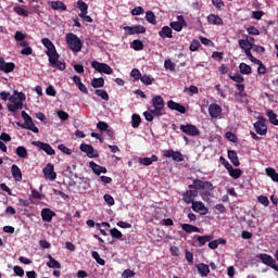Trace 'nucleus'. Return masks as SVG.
Masks as SVG:
<instances>
[{
  "label": "nucleus",
  "mask_w": 278,
  "mask_h": 278,
  "mask_svg": "<svg viewBox=\"0 0 278 278\" xmlns=\"http://www.w3.org/2000/svg\"><path fill=\"white\" fill-rule=\"evenodd\" d=\"M65 39L67 47H70L73 52L78 53L83 50V41L77 35L72 33L66 34Z\"/></svg>",
  "instance_id": "nucleus-1"
},
{
  "label": "nucleus",
  "mask_w": 278,
  "mask_h": 278,
  "mask_svg": "<svg viewBox=\"0 0 278 278\" xmlns=\"http://www.w3.org/2000/svg\"><path fill=\"white\" fill-rule=\"evenodd\" d=\"M152 106V113H154V116L161 117L162 115L166 114V111L164 110V100L161 96L153 97Z\"/></svg>",
  "instance_id": "nucleus-2"
},
{
  "label": "nucleus",
  "mask_w": 278,
  "mask_h": 278,
  "mask_svg": "<svg viewBox=\"0 0 278 278\" xmlns=\"http://www.w3.org/2000/svg\"><path fill=\"white\" fill-rule=\"evenodd\" d=\"M257 260H261L262 263L265 266H269L270 268H273L276 273H278V265L275 258H273L271 255L269 254H257L256 255Z\"/></svg>",
  "instance_id": "nucleus-3"
},
{
  "label": "nucleus",
  "mask_w": 278,
  "mask_h": 278,
  "mask_svg": "<svg viewBox=\"0 0 278 278\" xmlns=\"http://www.w3.org/2000/svg\"><path fill=\"white\" fill-rule=\"evenodd\" d=\"M49 58V64L52 68H56L59 71H65L66 70V63L61 62L60 59V54H53V55H48Z\"/></svg>",
  "instance_id": "nucleus-4"
},
{
  "label": "nucleus",
  "mask_w": 278,
  "mask_h": 278,
  "mask_svg": "<svg viewBox=\"0 0 278 278\" xmlns=\"http://www.w3.org/2000/svg\"><path fill=\"white\" fill-rule=\"evenodd\" d=\"M180 131L191 137L200 136L201 131L193 124L180 125Z\"/></svg>",
  "instance_id": "nucleus-5"
},
{
  "label": "nucleus",
  "mask_w": 278,
  "mask_h": 278,
  "mask_svg": "<svg viewBox=\"0 0 278 278\" xmlns=\"http://www.w3.org/2000/svg\"><path fill=\"white\" fill-rule=\"evenodd\" d=\"M79 149L83 153L87 154V157L89 159H94V157H99V152H97L94 150V148L92 147V144H86V143H81L79 146Z\"/></svg>",
  "instance_id": "nucleus-6"
},
{
  "label": "nucleus",
  "mask_w": 278,
  "mask_h": 278,
  "mask_svg": "<svg viewBox=\"0 0 278 278\" xmlns=\"http://www.w3.org/2000/svg\"><path fill=\"white\" fill-rule=\"evenodd\" d=\"M31 144L40 149L41 151H45L47 155L52 156L54 155L55 151L49 143H45L41 141H31Z\"/></svg>",
  "instance_id": "nucleus-7"
},
{
  "label": "nucleus",
  "mask_w": 278,
  "mask_h": 278,
  "mask_svg": "<svg viewBox=\"0 0 278 278\" xmlns=\"http://www.w3.org/2000/svg\"><path fill=\"white\" fill-rule=\"evenodd\" d=\"M178 22H170V27L176 33H180L184 27H187V22L185 21L184 15H178Z\"/></svg>",
  "instance_id": "nucleus-8"
},
{
  "label": "nucleus",
  "mask_w": 278,
  "mask_h": 278,
  "mask_svg": "<svg viewBox=\"0 0 278 278\" xmlns=\"http://www.w3.org/2000/svg\"><path fill=\"white\" fill-rule=\"evenodd\" d=\"M41 43L47 48L46 55H55L59 54L58 50H55L54 43L49 38L41 39Z\"/></svg>",
  "instance_id": "nucleus-9"
},
{
  "label": "nucleus",
  "mask_w": 278,
  "mask_h": 278,
  "mask_svg": "<svg viewBox=\"0 0 278 278\" xmlns=\"http://www.w3.org/2000/svg\"><path fill=\"white\" fill-rule=\"evenodd\" d=\"M199 197V191L193 190V189H189L186 191V193L182 194V201L187 204H191L194 201V199Z\"/></svg>",
  "instance_id": "nucleus-10"
},
{
  "label": "nucleus",
  "mask_w": 278,
  "mask_h": 278,
  "mask_svg": "<svg viewBox=\"0 0 278 278\" xmlns=\"http://www.w3.org/2000/svg\"><path fill=\"white\" fill-rule=\"evenodd\" d=\"M213 235H204V236H199L195 235L194 239H195V243H198L195 247L198 248H202L205 244L210 243L213 240Z\"/></svg>",
  "instance_id": "nucleus-11"
},
{
  "label": "nucleus",
  "mask_w": 278,
  "mask_h": 278,
  "mask_svg": "<svg viewBox=\"0 0 278 278\" xmlns=\"http://www.w3.org/2000/svg\"><path fill=\"white\" fill-rule=\"evenodd\" d=\"M191 208L200 215L208 214V208L205 207L204 203L201 201H194L191 203Z\"/></svg>",
  "instance_id": "nucleus-12"
},
{
  "label": "nucleus",
  "mask_w": 278,
  "mask_h": 278,
  "mask_svg": "<svg viewBox=\"0 0 278 278\" xmlns=\"http://www.w3.org/2000/svg\"><path fill=\"white\" fill-rule=\"evenodd\" d=\"M164 157H172L173 161L180 163L184 162L185 157L184 154H181L180 152H175L174 150H166L164 152Z\"/></svg>",
  "instance_id": "nucleus-13"
},
{
  "label": "nucleus",
  "mask_w": 278,
  "mask_h": 278,
  "mask_svg": "<svg viewBox=\"0 0 278 278\" xmlns=\"http://www.w3.org/2000/svg\"><path fill=\"white\" fill-rule=\"evenodd\" d=\"M43 174L46 179L54 180L58 178V174H55L54 166L51 163L47 164V166L43 168Z\"/></svg>",
  "instance_id": "nucleus-14"
},
{
  "label": "nucleus",
  "mask_w": 278,
  "mask_h": 278,
  "mask_svg": "<svg viewBox=\"0 0 278 278\" xmlns=\"http://www.w3.org/2000/svg\"><path fill=\"white\" fill-rule=\"evenodd\" d=\"M40 216H41V220H43V223H51L53 217L55 216L54 211L50 210V208H43L40 212Z\"/></svg>",
  "instance_id": "nucleus-15"
},
{
  "label": "nucleus",
  "mask_w": 278,
  "mask_h": 278,
  "mask_svg": "<svg viewBox=\"0 0 278 278\" xmlns=\"http://www.w3.org/2000/svg\"><path fill=\"white\" fill-rule=\"evenodd\" d=\"M123 29L125 31H128V35L146 34V27L141 25L126 26V27H123Z\"/></svg>",
  "instance_id": "nucleus-16"
},
{
  "label": "nucleus",
  "mask_w": 278,
  "mask_h": 278,
  "mask_svg": "<svg viewBox=\"0 0 278 278\" xmlns=\"http://www.w3.org/2000/svg\"><path fill=\"white\" fill-rule=\"evenodd\" d=\"M254 128L257 135L264 136L267 135V125L264 121H257L254 123Z\"/></svg>",
  "instance_id": "nucleus-17"
},
{
  "label": "nucleus",
  "mask_w": 278,
  "mask_h": 278,
  "mask_svg": "<svg viewBox=\"0 0 278 278\" xmlns=\"http://www.w3.org/2000/svg\"><path fill=\"white\" fill-rule=\"evenodd\" d=\"M220 114L222 108L217 103L208 105V115H211L212 118H218Z\"/></svg>",
  "instance_id": "nucleus-18"
},
{
  "label": "nucleus",
  "mask_w": 278,
  "mask_h": 278,
  "mask_svg": "<svg viewBox=\"0 0 278 278\" xmlns=\"http://www.w3.org/2000/svg\"><path fill=\"white\" fill-rule=\"evenodd\" d=\"M167 108L172 111H176L178 113L185 114L186 113V108L175 101H167Z\"/></svg>",
  "instance_id": "nucleus-19"
},
{
  "label": "nucleus",
  "mask_w": 278,
  "mask_h": 278,
  "mask_svg": "<svg viewBox=\"0 0 278 278\" xmlns=\"http://www.w3.org/2000/svg\"><path fill=\"white\" fill-rule=\"evenodd\" d=\"M21 128L28 129L35 134H39L40 130L37 128L33 119L24 121L23 125H21Z\"/></svg>",
  "instance_id": "nucleus-20"
},
{
  "label": "nucleus",
  "mask_w": 278,
  "mask_h": 278,
  "mask_svg": "<svg viewBox=\"0 0 278 278\" xmlns=\"http://www.w3.org/2000/svg\"><path fill=\"white\" fill-rule=\"evenodd\" d=\"M49 4H50V8H52L53 11H62V12L67 11L66 4H64L61 0L50 1Z\"/></svg>",
  "instance_id": "nucleus-21"
},
{
  "label": "nucleus",
  "mask_w": 278,
  "mask_h": 278,
  "mask_svg": "<svg viewBox=\"0 0 278 278\" xmlns=\"http://www.w3.org/2000/svg\"><path fill=\"white\" fill-rule=\"evenodd\" d=\"M155 162H159V156L155 154H153L151 157H140L139 159V164L144 165V166H150Z\"/></svg>",
  "instance_id": "nucleus-22"
},
{
  "label": "nucleus",
  "mask_w": 278,
  "mask_h": 278,
  "mask_svg": "<svg viewBox=\"0 0 278 278\" xmlns=\"http://www.w3.org/2000/svg\"><path fill=\"white\" fill-rule=\"evenodd\" d=\"M181 229L184 232H187V233H200L201 232V229L194 225H191V224H181Z\"/></svg>",
  "instance_id": "nucleus-23"
},
{
  "label": "nucleus",
  "mask_w": 278,
  "mask_h": 278,
  "mask_svg": "<svg viewBox=\"0 0 278 278\" xmlns=\"http://www.w3.org/2000/svg\"><path fill=\"white\" fill-rule=\"evenodd\" d=\"M200 276L202 277H207L210 274V266L204 264V263H200L198 265H195Z\"/></svg>",
  "instance_id": "nucleus-24"
},
{
  "label": "nucleus",
  "mask_w": 278,
  "mask_h": 278,
  "mask_svg": "<svg viewBox=\"0 0 278 278\" xmlns=\"http://www.w3.org/2000/svg\"><path fill=\"white\" fill-rule=\"evenodd\" d=\"M16 68V65L13 62H3V64L0 66V71H2L5 74H10Z\"/></svg>",
  "instance_id": "nucleus-25"
},
{
  "label": "nucleus",
  "mask_w": 278,
  "mask_h": 278,
  "mask_svg": "<svg viewBox=\"0 0 278 278\" xmlns=\"http://www.w3.org/2000/svg\"><path fill=\"white\" fill-rule=\"evenodd\" d=\"M173 30L168 26H164L161 31H159V36H161L162 39H172L173 38Z\"/></svg>",
  "instance_id": "nucleus-26"
},
{
  "label": "nucleus",
  "mask_w": 278,
  "mask_h": 278,
  "mask_svg": "<svg viewBox=\"0 0 278 278\" xmlns=\"http://www.w3.org/2000/svg\"><path fill=\"white\" fill-rule=\"evenodd\" d=\"M207 23L210 25H223V20L216 14H208Z\"/></svg>",
  "instance_id": "nucleus-27"
},
{
  "label": "nucleus",
  "mask_w": 278,
  "mask_h": 278,
  "mask_svg": "<svg viewBox=\"0 0 278 278\" xmlns=\"http://www.w3.org/2000/svg\"><path fill=\"white\" fill-rule=\"evenodd\" d=\"M8 111L11 113H16L18 110H22L24 108V102L17 101L16 103H9L7 105Z\"/></svg>",
  "instance_id": "nucleus-28"
},
{
  "label": "nucleus",
  "mask_w": 278,
  "mask_h": 278,
  "mask_svg": "<svg viewBox=\"0 0 278 278\" xmlns=\"http://www.w3.org/2000/svg\"><path fill=\"white\" fill-rule=\"evenodd\" d=\"M11 173L15 181L22 180V172L17 165H12Z\"/></svg>",
  "instance_id": "nucleus-29"
},
{
  "label": "nucleus",
  "mask_w": 278,
  "mask_h": 278,
  "mask_svg": "<svg viewBox=\"0 0 278 278\" xmlns=\"http://www.w3.org/2000/svg\"><path fill=\"white\" fill-rule=\"evenodd\" d=\"M228 157L235 167H238L239 165H241L236 151L229 150Z\"/></svg>",
  "instance_id": "nucleus-30"
},
{
  "label": "nucleus",
  "mask_w": 278,
  "mask_h": 278,
  "mask_svg": "<svg viewBox=\"0 0 278 278\" xmlns=\"http://www.w3.org/2000/svg\"><path fill=\"white\" fill-rule=\"evenodd\" d=\"M49 261L47 262V266L53 269H61V263L55 261L51 254H48Z\"/></svg>",
  "instance_id": "nucleus-31"
},
{
  "label": "nucleus",
  "mask_w": 278,
  "mask_h": 278,
  "mask_svg": "<svg viewBox=\"0 0 278 278\" xmlns=\"http://www.w3.org/2000/svg\"><path fill=\"white\" fill-rule=\"evenodd\" d=\"M204 181L200 179L193 180V184L189 185L188 188L192 189L193 191L199 192L200 190H203Z\"/></svg>",
  "instance_id": "nucleus-32"
},
{
  "label": "nucleus",
  "mask_w": 278,
  "mask_h": 278,
  "mask_svg": "<svg viewBox=\"0 0 278 278\" xmlns=\"http://www.w3.org/2000/svg\"><path fill=\"white\" fill-rule=\"evenodd\" d=\"M266 116L269 118L270 124L278 126L277 114L273 110H266Z\"/></svg>",
  "instance_id": "nucleus-33"
},
{
  "label": "nucleus",
  "mask_w": 278,
  "mask_h": 278,
  "mask_svg": "<svg viewBox=\"0 0 278 278\" xmlns=\"http://www.w3.org/2000/svg\"><path fill=\"white\" fill-rule=\"evenodd\" d=\"M267 177H270V179L275 182H278V173L273 167H267L265 169Z\"/></svg>",
  "instance_id": "nucleus-34"
},
{
  "label": "nucleus",
  "mask_w": 278,
  "mask_h": 278,
  "mask_svg": "<svg viewBox=\"0 0 278 278\" xmlns=\"http://www.w3.org/2000/svg\"><path fill=\"white\" fill-rule=\"evenodd\" d=\"M229 172V176L232 178V179H239L241 178L242 176V169L241 168H233V167H230L228 169Z\"/></svg>",
  "instance_id": "nucleus-35"
},
{
  "label": "nucleus",
  "mask_w": 278,
  "mask_h": 278,
  "mask_svg": "<svg viewBox=\"0 0 278 278\" xmlns=\"http://www.w3.org/2000/svg\"><path fill=\"white\" fill-rule=\"evenodd\" d=\"M15 154H16L17 157H21V159L28 157L27 149L24 146L17 147L16 150H15Z\"/></svg>",
  "instance_id": "nucleus-36"
},
{
  "label": "nucleus",
  "mask_w": 278,
  "mask_h": 278,
  "mask_svg": "<svg viewBox=\"0 0 278 278\" xmlns=\"http://www.w3.org/2000/svg\"><path fill=\"white\" fill-rule=\"evenodd\" d=\"M239 70L241 75H251L252 74V67L250 65H247L245 63H240Z\"/></svg>",
  "instance_id": "nucleus-37"
},
{
  "label": "nucleus",
  "mask_w": 278,
  "mask_h": 278,
  "mask_svg": "<svg viewBox=\"0 0 278 278\" xmlns=\"http://www.w3.org/2000/svg\"><path fill=\"white\" fill-rule=\"evenodd\" d=\"M104 79L102 77L91 79V87L94 89L103 88Z\"/></svg>",
  "instance_id": "nucleus-38"
},
{
  "label": "nucleus",
  "mask_w": 278,
  "mask_h": 278,
  "mask_svg": "<svg viewBox=\"0 0 278 278\" xmlns=\"http://www.w3.org/2000/svg\"><path fill=\"white\" fill-rule=\"evenodd\" d=\"M141 116L137 114L131 115V127L132 128H138L141 125Z\"/></svg>",
  "instance_id": "nucleus-39"
},
{
  "label": "nucleus",
  "mask_w": 278,
  "mask_h": 278,
  "mask_svg": "<svg viewBox=\"0 0 278 278\" xmlns=\"http://www.w3.org/2000/svg\"><path fill=\"white\" fill-rule=\"evenodd\" d=\"M130 47L135 50V51H141L143 50L144 48V45L141 40L139 39H136V40H132Z\"/></svg>",
  "instance_id": "nucleus-40"
},
{
  "label": "nucleus",
  "mask_w": 278,
  "mask_h": 278,
  "mask_svg": "<svg viewBox=\"0 0 278 278\" xmlns=\"http://www.w3.org/2000/svg\"><path fill=\"white\" fill-rule=\"evenodd\" d=\"M77 4H78V9L80 11V14L81 15H87V13H88V5H87V3L85 1H83V0H78Z\"/></svg>",
  "instance_id": "nucleus-41"
},
{
  "label": "nucleus",
  "mask_w": 278,
  "mask_h": 278,
  "mask_svg": "<svg viewBox=\"0 0 278 278\" xmlns=\"http://www.w3.org/2000/svg\"><path fill=\"white\" fill-rule=\"evenodd\" d=\"M146 20L149 24L157 25V21L155 20V14L152 11L146 13Z\"/></svg>",
  "instance_id": "nucleus-42"
},
{
  "label": "nucleus",
  "mask_w": 278,
  "mask_h": 278,
  "mask_svg": "<svg viewBox=\"0 0 278 278\" xmlns=\"http://www.w3.org/2000/svg\"><path fill=\"white\" fill-rule=\"evenodd\" d=\"M254 64L257 65V75H266L267 68L262 61L255 62Z\"/></svg>",
  "instance_id": "nucleus-43"
},
{
  "label": "nucleus",
  "mask_w": 278,
  "mask_h": 278,
  "mask_svg": "<svg viewBox=\"0 0 278 278\" xmlns=\"http://www.w3.org/2000/svg\"><path fill=\"white\" fill-rule=\"evenodd\" d=\"M89 167L91 168V170L94 172V174H96L97 176H100V175H101L102 166L96 164L93 161H90Z\"/></svg>",
  "instance_id": "nucleus-44"
},
{
  "label": "nucleus",
  "mask_w": 278,
  "mask_h": 278,
  "mask_svg": "<svg viewBox=\"0 0 278 278\" xmlns=\"http://www.w3.org/2000/svg\"><path fill=\"white\" fill-rule=\"evenodd\" d=\"M96 96H98L100 99H103L104 101L110 100V96L106 90L97 89Z\"/></svg>",
  "instance_id": "nucleus-45"
},
{
  "label": "nucleus",
  "mask_w": 278,
  "mask_h": 278,
  "mask_svg": "<svg viewBox=\"0 0 278 278\" xmlns=\"http://www.w3.org/2000/svg\"><path fill=\"white\" fill-rule=\"evenodd\" d=\"M253 48L250 46L247 50H245V55L248 56L250 62H253L254 64L260 62L261 60H258L257 58L253 56L251 50Z\"/></svg>",
  "instance_id": "nucleus-46"
},
{
  "label": "nucleus",
  "mask_w": 278,
  "mask_h": 278,
  "mask_svg": "<svg viewBox=\"0 0 278 278\" xmlns=\"http://www.w3.org/2000/svg\"><path fill=\"white\" fill-rule=\"evenodd\" d=\"M91 257H93L96 260V262L100 265V266H104L105 265V261L103 258H101L99 252H91Z\"/></svg>",
  "instance_id": "nucleus-47"
},
{
  "label": "nucleus",
  "mask_w": 278,
  "mask_h": 278,
  "mask_svg": "<svg viewBox=\"0 0 278 278\" xmlns=\"http://www.w3.org/2000/svg\"><path fill=\"white\" fill-rule=\"evenodd\" d=\"M229 78L233 81V83H237V84H242L244 83V77L241 75V74H235L233 76H231L229 74Z\"/></svg>",
  "instance_id": "nucleus-48"
},
{
  "label": "nucleus",
  "mask_w": 278,
  "mask_h": 278,
  "mask_svg": "<svg viewBox=\"0 0 278 278\" xmlns=\"http://www.w3.org/2000/svg\"><path fill=\"white\" fill-rule=\"evenodd\" d=\"M14 12L20 16L28 17V12L22 7H15Z\"/></svg>",
  "instance_id": "nucleus-49"
},
{
  "label": "nucleus",
  "mask_w": 278,
  "mask_h": 278,
  "mask_svg": "<svg viewBox=\"0 0 278 278\" xmlns=\"http://www.w3.org/2000/svg\"><path fill=\"white\" fill-rule=\"evenodd\" d=\"M110 233H111L112 238L116 239V240H121L123 237V233L117 228L111 229Z\"/></svg>",
  "instance_id": "nucleus-50"
},
{
  "label": "nucleus",
  "mask_w": 278,
  "mask_h": 278,
  "mask_svg": "<svg viewBox=\"0 0 278 278\" xmlns=\"http://www.w3.org/2000/svg\"><path fill=\"white\" fill-rule=\"evenodd\" d=\"M13 96L17 99V102L23 103L26 100V94L24 92H18L14 90Z\"/></svg>",
  "instance_id": "nucleus-51"
},
{
  "label": "nucleus",
  "mask_w": 278,
  "mask_h": 278,
  "mask_svg": "<svg viewBox=\"0 0 278 278\" xmlns=\"http://www.w3.org/2000/svg\"><path fill=\"white\" fill-rule=\"evenodd\" d=\"M143 116H144L146 121H148V122H153L155 115H154V113H153V110H152V109H149V111H146V112L143 113Z\"/></svg>",
  "instance_id": "nucleus-52"
},
{
  "label": "nucleus",
  "mask_w": 278,
  "mask_h": 278,
  "mask_svg": "<svg viewBox=\"0 0 278 278\" xmlns=\"http://www.w3.org/2000/svg\"><path fill=\"white\" fill-rule=\"evenodd\" d=\"M58 149L60 152H62L65 155H72V153H73V151L64 144H59Z\"/></svg>",
  "instance_id": "nucleus-53"
},
{
  "label": "nucleus",
  "mask_w": 278,
  "mask_h": 278,
  "mask_svg": "<svg viewBox=\"0 0 278 278\" xmlns=\"http://www.w3.org/2000/svg\"><path fill=\"white\" fill-rule=\"evenodd\" d=\"M153 78H151V76H149V75H144V76H141L140 77V81H141V84H144V85H148V86H150V85H152L153 84Z\"/></svg>",
  "instance_id": "nucleus-54"
},
{
  "label": "nucleus",
  "mask_w": 278,
  "mask_h": 278,
  "mask_svg": "<svg viewBox=\"0 0 278 278\" xmlns=\"http://www.w3.org/2000/svg\"><path fill=\"white\" fill-rule=\"evenodd\" d=\"M100 74H105V75H112L113 70L110 65L105 64L102 66V68L99 72Z\"/></svg>",
  "instance_id": "nucleus-55"
},
{
  "label": "nucleus",
  "mask_w": 278,
  "mask_h": 278,
  "mask_svg": "<svg viewBox=\"0 0 278 278\" xmlns=\"http://www.w3.org/2000/svg\"><path fill=\"white\" fill-rule=\"evenodd\" d=\"M257 201H258V203L264 205V207H268L269 206V200H268V198L266 195H258L257 197Z\"/></svg>",
  "instance_id": "nucleus-56"
},
{
  "label": "nucleus",
  "mask_w": 278,
  "mask_h": 278,
  "mask_svg": "<svg viewBox=\"0 0 278 278\" xmlns=\"http://www.w3.org/2000/svg\"><path fill=\"white\" fill-rule=\"evenodd\" d=\"M136 276V273L132 269H124L122 274V278H134Z\"/></svg>",
  "instance_id": "nucleus-57"
},
{
  "label": "nucleus",
  "mask_w": 278,
  "mask_h": 278,
  "mask_svg": "<svg viewBox=\"0 0 278 278\" xmlns=\"http://www.w3.org/2000/svg\"><path fill=\"white\" fill-rule=\"evenodd\" d=\"M14 39H15V41L22 42V41L26 40V35L20 30H16L15 35H14Z\"/></svg>",
  "instance_id": "nucleus-58"
},
{
  "label": "nucleus",
  "mask_w": 278,
  "mask_h": 278,
  "mask_svg": "<svg viewBox=\"0 0 278 278\" xmlns=\"http://www.w3.org/2000/svg\"><path fill=\"white\" fill-rule=\"evenodd\" d=\"M200 47H201L200 41L199 40H193V42L190 43L189 50L191 52H195L200 49Z\"/></svg>",
  "instance_id": "nucleus-59"
},
{
  "label": "nucleus",
  "mask_w": 278,
  "mask_h": 278,
  "mask_svg": "<svg viewBox=\"0 0 278 278\" xmlns=\"http://www.w3.org/2000/svg\"><path fill=\"white\" fill-rule=\"evenodd\" d=\"M202 190H204V191H206V192H212V191L214 190V187H213V185H212L211 181L205 180V181L203 182Z\"/></svg>",
  "instance_id": "nucleus-60"
},
{
  "label": "nucleus",
  "mask_w": 278,
  "mask_h": 278,
  "mask_svg": "<svg viewBox=\"0 0 278 278\" xmlns=\"http://www.w3.org/2000/svg\"><path fill=\"white\" fill-rule=\"evenodd\" d=\"M56 115H58L59 119H61V121H68V118H70L68 113L65 111H62V110L58 111Z\"/></svg>",
  "instance_id": "nucleus-61"
},
{
  "label": "nucleus",
  "mask_w": 278,
  "mask_h": 278,
  "mask_svg": "<svg viewBox=\"0 0 278 278\" xmlns=\"http://www.w3.org/2000/svg\"><path fill=\"white\" fill-rule=\"evenodd\" d=\"M105 63H100L99 61L91 62V67H93L97 72H101Z\"/></svg>",
  "instance_id": "nucleus-62"
},
{
  "label": "nucleus",
  "mask_w": 278,
  "mask_h": 278,
  "mask_svg": "<svg viewBox=\"0 0 278 278\" xmlns=\"http://www.w3.org/2000/svg\"><path fill=\"white\" fill-rule=\"evenodd\" d=\"M164 67L169 71H175L176 64L173 63L170 60H165Z\"/></svg>",
  "instance_id": "nucleus-63"
},
{
  "label": "nucleus",
  "mask_w": 278,
  "mask_h": 278,
  "mask_svg": "<svg viewBox=\"0 0 278 278\" xmlns=\"http://www.w3.org/2000/svg\"><path fill=\"white\" fill-rule=\"evenodd\" d=\"M247 33L252 36H258L261 34L260 29L255 28L254 26H250L249 28H247Z\"/></svg>",
  "instance_id": "nucleus-64"
}]
</instances>
